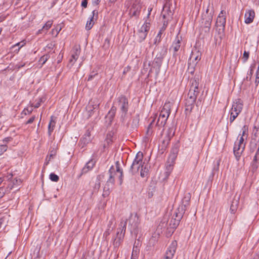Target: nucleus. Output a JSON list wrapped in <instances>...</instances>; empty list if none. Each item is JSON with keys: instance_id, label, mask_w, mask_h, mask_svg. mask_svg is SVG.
<instances>
[{"instance_id": "f257e3e1", "label": "nucleus", "mask_w": 259, "mask_h": 259, "mask_svg": "<svg viewBox=\"0 0 259 259\" xmlns=\"http://www.w3.org/2000/svg\"><path fill=\"white\" fill-rule=\"evenodd\" d=\"M213 13V7L210 10L209 4L205 12L203 13L201 16V28L206 35L208 34L210 31Z\"/></svg>"}, {"instance_id": "f03ea898", "label": "nucleus", "mask_w": 259, "mask_h": 259, "mask_svg": "<svg viewBox=\"0 0 259 259\" xmlns=\"http://www.w3.org/2000/svg\"><path fill=\"white\" fill-rule=\"evenodd\" d=\"M116 101L120 111V121L124 123L130 107L128 100L125 95H121L116 98Z\"/></svg>"}, {"instance_id": "7ed1b4c3", "label": "nucleus", "mask_w": 259, "mask_h": 259, "mask_svg": "<svg viewBox=\"0 0 259 259\" xmlns=\"http://www.w3.org/2000/svg\"><path fill=\"white\" fill-rule=\"evenodd\" d=\"M143 154L142 152H138L130 167L129 172L132 176L138 172L141 167L145 163L143 161Z\"/></svg>"}, {"instance_id": "20e7f679", "label": "nucleus", "mask_w": 259, "mask_h": 259, "mask_svg": "<svg viewBox=\"0 0 259 259\" xmlns=\"http://www.w3.org/2000/svg\"><path fill=\"white\" fill-rule=\"evenodd\" d=\"M198 94H196L193 92H189L188 97L185 100V112L191 113L194 108V104Z\"/></svg>"}, {"instance_id": "39448f33", "label": "nucleus", "mask_w": 259, "mask_h": 259, "mask_svg": "<svg viewBox=\"0 0 259 259\" xmlns=\"http://www.w3.org/2000/svg\"><path fill=\"white\" fill-rule=\"evenodd\" d=\"M126 223L127 220L124 222H121L120 223L122 229L120 232L118 231L117 232L116 238L114 239L113 242V245L115 248H118L120 245L121 241L122 240L125 232Z\"/></svg>"}, {"instance_id": "423d86ee", "label": "nucleus", "mask_w": 259, "mask_h": 259, "mask_svg": "<svg viewBox=\"0 0 259 259\" xmlns=\"http://www.w3.org/2000/svg\"><path fill=\"white\" fill-rule=\"evenodd\" d=\"M99 105L100 103L97 99H92L89 101L88 105L86 107L88 118L91 117L96 111L99 113Z\"/></svg>"}, {"instance_id": "0eeeda50", "label": "nucleus", "mask_w": 259, "mask_h": 259, "mask_svg": "<svg viewBox=\"0 0 259 259\" xmlns=\"http://www.w3.org/2000/svg\"><path fill=\"white\" fill-rule=\"evenodd\" d=\"M150 24L149 22H145V23L142 26L140 29L137 32L138 37V41L140 42H142L146 38L148 32L150 30Z\"/></svg>"}, {"instance_id": "6e6552de", "label": "nucleus", "mask_w": 259, "mask_h": 259, "mask_svg": "<svg viewBox=\"0 0 259 259\" xmlns=\"http://www.w3.org/2000/svg\"><path fill=\"white\" fill-rule=\"evenodd\" d=\"M226 22V11L222 10L217 19L215 26L216 27H219V26H223V27H225Z\"/></svg>"}, {"instance_id": "1a4fd4ad", "label": "nucleus", "mask_w": 259, "mask_h": 259, "mask_svg": "<svg viewBox=\"0 0 259 259\" xmlns=\"http://www.w3.org/2000/svg\"><path fill=\"white\" fill-rule=\"evenodd\" d=\"M199 78L195 76L193 78L190 79V92H193L196 94H199L200 90L199 89Z\"/></svg>"}, {"instance_id": "9d476101", "label": "nucleus", "mask_w": 259, "mask_h": 259, "mask_svg": "<svg viewBox=\"0 0 259 259\" xmlns=\"http://www.w3.org/2000/svg\"><path fill=\"white\" fill-rule=\"evenodd\" d=\"M177 246V242L176 241H173L171 245L167 248L165 257L163 259H171L176 252Z\"/></svg>"}, {"instance_id": "9b49d317", "label": "nucleus", "mask_w": 259, "mask_h": 259, "mask_svg": "<svg viewBox=\"0 0 259 259\" xmlns=\"http://www.w3.org/2000/svg\"><path fill=\"white\" fill-rule=\"evenodd\" d=\"M243 108L242 101L240 99H236L233 103L230 111L240 113Z\"/></svg>"}, {"instance_id": "f8f14e48", "label": "nucleus", "mask_w": 259, "mask_h": 259, "mask_svg": "<svg viewBox=\"0 0 259 259\" xmlns=\"http://www.w3.org/2000/svg\"><path fill=\"white\" fill-rule=\"evenodd\" d=\"M201 52L195 49L192 51L189 61L192 62H196L197 64L198 62L201 59Z\"/></svg>"}, {"instance_id": "ddd939ff", "label": "nucleus", "mask_w": 259, "mask_h": 259, "mask_svg": "<svg viewBox=\"0 0 259 259\" xmlns=\"http://www.w3.org/2000/svg\"><path fill=\"white\" fill-rule=\"evenodd\" d=\"M245 147V144L244 143L240 148L237 147V144H235L233 148V153L237 161L239 160L242 152L244 150Z\"/></svg>"}, {"instance_id": "4468645a", "label": "nucleus", "mask_w": 259, "mask_h": 259, "mask_svg": "<svg viewBox=\"0 0 259 259\" xmlns=\"http://www.w3.org/2000/svg\"><path fill=\"white\" fill-rule=\"evenodd\" d=\"M255 16V13L253 10H248L246 11L245 14V23L250 24L253 22Z\"/></svg>"}, {"instance_id": "2eb2a0df", "label": "nucleus", "mask_w": 259, "mask_h": 259, "mask_svg": "<svg viewBox=\"0 0 259 259\" xmlns=\"http://www.w3.org/2000/svg\"><path fill=\"white\" fill-rule=\"evenodd\" d=\"M96 163L95 161L93 159L90 160L82 168L81 175L85 174L90 171L94 167Z\"/></svg>"}, {"instance_id": "dca6fc26", "label": "nucleus", "mask_w": 259, "mask_h": 259, "mask_svg": "<svg viewBox=\"0 0 259 259\" xmlns=\"http://www.w3.org/2000/svg\"><path fill=\"white\" fill-rule=\"evenodd\" d=\"M170 104L168 103H165L163 107V108L162 109L159 116L163 117H165L166 118H168V116H169V114L170 113Z\"/></svg>"}, {"instance_id": "f3484780", "label": "nucleus", "mask_w": 259, "mask_h": 259, "mask_svg": "<svg viewBox=\"0 0 259 259\" xmlns=\"http://www.w3.org/2000/svg\"><path fill=\"white\" fill-rule=\"evenodd\" d=\"M80 49L77 47H75L72 50V54L71 55V59L69 60L70 63H71L72 66L75 62L77 60L80 54Z\"/></svg>"}, {"instance_id": "a211bd4d", "label": "nucleus", "mask_w": 259, "mask_h": 259, "mask_svg": "<svg viewBox=\"0 0 259 259\" xmlns=\"http://www.w3.org/2000/svg\"><path fill=\"white\" fill-rule=\"evenodd\" d=\"M109 178L107 181V185H110V184L113 186L114 184L115 180H114V176L115 175V170L113 166H112L109 170Z\"/></svg>"}, {"instance_id": "6ab92c4d", "label": "nucleus", "mask_w": 259, "mask_h": 259, "mask_svg": "<svg viewBox=\"0 0 259 259\" xmlns=\"http://www.w3.org/2000/svg\"><path fill=\"white\" fill-rule=\"evenodd\" d=\"M116 110V107L112 106L107 115L106 116V118L109 120V124H111L112 122L115 115Z\"/></svg>"}, {"instance_id": "aec40b11", "label": "nucleus", "mask_w": 259, "mask_h": 259, "mask_svg": "<svg viewBox=\"0 0 259 259\" xmlns=\"http://www.w3.org/2000/svg\"><path fill=\"white\" fill-rule=\"evenodd\" d=\"M182 40V37H179L178 35L177 36L171 47V49H172L173 51L178 52L179 51Z\"/></svg>"}, {"instance_id": "412c9836", "label": "nucleus", "mask_w": 259, "mask_h": 259, "mask_svg": "<svg viewBox=\"0 0 259 259\" xmlns=\"http://www.w3.org/2000/svg\"><path fill=\"white\" fill-rule=\"evenodd\" d=\"M139 223V218L137 215H135L133 218L131 217L130 220L129 224L131 225L132 228L134 231L138 228Z\"/></svg>"}, {"instance_id": "4be33fe9", "label": "nucleus", "mask_w": 259, "mask_h": 259, "mask_svg": "<svg viewBox=\"0 0 259 259\" xmlns=\"http://www.w3.org/2000/svg\"><path fill=\"white\" fill-rule=\"evenodd\" d=\"M120 164L118 161L115 162L116 169H115V172H119L120 174L119 176V184L121 185L123 182V170L120 167Z\"/></svg>"}, {"instance_id": "5701e85b", "label": "nucleus", "mask_w": 259, "mask_h": 259, "mask_svg": "<svg viewBox=\"0 0 259 259\" xmlns=\"http://www.w3.org/2000/svg\"><path fill=\"white\" fill-rule=\"evenodd\" d=\"M239 204V198H234L230 206V210L232 213H235L237 209L238 206Z\"/></svg>"}, {"instance_id": "b1692460", "label": "nucleus", "mask_w": 259, "mask_h": 259, "mask_svg": "<svg viewBox=\"0 0 259 259\" xmlns=\"http://www.w3.org/2000/svg\"><path fill=\"white\" fill-rule=\"evenodd\" d=\"M53 24V21L51 20H49L46 22L45 25L42 27L41 29L38 30L37 31V34L41 33L44 32L46 33L47 31L51 28Z\"/></svg>"}, {"instance_id": "393cba45", "label": "nucleus", "mask_w": 259, "mask_h": 259, "mask_svg": "<svg viewBox=\"0 0 259 259\" xmlns=\"http://www.w3.org/2000/svg\"><path fill=\"white\" fill-rule=\"evenodd\" d=\"M167 53V46L163 45L162 47H161L160 50L159 52L156 55V56L162 57L164 58Z\"/></svg>"}, {"instance_id": "a878e982", "label": "nucleus", "mask_w": 259, "mask_h": 259, "mask_svg": "<svg viewBox=\"0 0 259 259\" xmlns=\"http://www.w3.org/2000/svg\"><path fill=\"white\" fill-rule=\"evenodd\" d=\"M170 142V138L169 136H166L163 140L160 147H161V150L164 151L166 149Z\"/></svg>"}, {"instance_id": "bb28decb", "label": "nucleus", "mask_w": 259, "mask_h": 259, "mask_svg": "<svg viewBox=\"0 0 259 259\" xmlns=\"http://www.w3.org/2000/svg\"><path fill=\"white\" fill-rule=\"evenodd\" d=\"M149 172V169L147 165H144V164L141 167L140 176L142 178L146 177L148 176Z\"/></svg>"}, {"instance_id": "cd10ccee", "label": "nucleus", "mask_w": 259, "mask_h": 259, "mask_svg": "<svg viewBox=\"0 0 259 259\" xmlns=\"http://www.w3.org/2000/svg\"><path fill=\"white\" fill-rule=\"evenodd\" d=\"M196 65L197 64L196 62H192L190 61H188V71L191 74H193L194 73L195 71V68Z\"/></svg>"}, {"instance_id": "c85d7f7f", "label": "nucleus", "mask_w": 259, "mask_h": 259, "mask_svg": "<svg viewBox=\"0 0 259 259\" xmlns=\"http://www.w3.org/2000/svg\"><path fill=\"white\" fill-rule=\"evenodd\" d=\"M163 59L164 58H162V57H159L156 56V57L154 60L153 64H155L156 66L159 69L161 66Z\"/></svg>"}, {"instance_id": "c756f323", "label": "nucleus", "mask_w": 259, "mask_h": 259, "mask_svg": "<svg viewBox=\"0 0 259 259\" xmlns=\"http://www.w3.org/2000/svg\"><path fill=\"white\" fill-rule=\"evenodd\" d=\"M191 197V196L190 193H188L186 194L182 199V203L185 204V206H188L189 205Z\"/></svg>"}, {"instance_id": "7c9ffc66", "label": "nucleus", "mask_w": 259, "mask_h": 259, "mask_svg": "<svg viewBox=\"0 0 259 259\" xmlns=\"http://www.w3.org/2000/svg\"><path fill=\"white\" fill-rule=\"evenodd\" d=\"M167 119V118H166L165 117H162L159 116V117L157 120L156 125L158 126H161V127L164 126L166 123Z\"/></svg>"}, {"instance_id": "2f4dec72", "label": "nucleus", "mask_w": 259, "mask_h": 259, "mask_svg": "<svg viewBox=\"0 0 259 259\" xmlns=\"http://www.w3.org/2000/svg\"><path fill=\"white\" fill-rule=\"evenodd\" d=\"M139 116L135 117L133 120L131 124V127L133 129V130H134L137 128V127L139 125Z\"/></svg>"}, {"instance_id": "473e14b6", "label": "nucleus", "mask_w": 259, "mask_h": 259, "mask_svg": "<svg viewBox=\"0 0 259 259\" xmlns=\"http://www.w3.org/2000/svg\"><path fill=\"white\" fill-rule=\"evenodd\" d=\"M167 12V15L169 17H171V16L173 15L171 11L170 10L169 7H167L166 5H165L163 7V18H166V15L165 14V12Z\"/></svg>"}, {"instance_id": "72a5a7b5", "label": "nucleus", "mask_w": 259, "mask_h": 259, "mask_svg": "<svg viewBox=\"0 0 259 259\" xmlns=\"http://www.w3.org/2000/svg\"><path fill=\"white\" fill-rule=\"evenodd\" d=\"M188 206H185V204L182 203V205L178 208V211H179V218L183 217L185 211L187 209Z\"/></svg>"}, {"instance_id": "f704fd0d", "label": "nucleus", "mask_w": 259, "mask_h": 259, "mask_svg": "<svg viewBox=\"0 0 259 259\" xmlns=\"http://www.w3.org/2000/svg\"><path fill=\"white\" fill-rule=\"evenodd\" d=\"M180 220L172 218L169 222V226L172 228H176L179 225Z\"/></svg>"}, {"instance_id": "c9c22d12", "label": "nucleus", "mask_w": 259, "mask_h": 259, "mask_svg": "<svg viewBox=\"0 0 259 259\" xmlns=\"http://www.w3.org/2000/svg\"><path fill=\"white\" fill-rule=\"evenodd\" d=\"M50 57V56L49 54H45L40 57V58L39 60V62L41 63V66L45 64V63L48 60Z\"/></svg>"}, {"instance_id": "e433bc0d", "label": "nucleus", "mask_w": 259, "mask_h": 259, "mask_svg": "<svg viewBox=\"0 0 259 259\" xmlns=\"http://www.w3.org/2000/svg\"><path fill=\"white\" fill-rule=\"evenodd\" d=\"M113 133H110L107 134L106 139L104 142L106 143L108 146L113 142Z\"/></svg>"}, {"instance_id": "4c0bfd02", "label": "nucleus", "mask_w": 259, "mask_h": 259, "mask_svg": "<svg viewBox=\"0 0 259 259\" xmlns=\"http://www.w3.org/2000/svg\"><path fill=\"white\" fill-rule=\"evenodd\" d=\"M91 141V138H87L84 136L82 137L79 141V143H81V144L82 145L81 146L83 148L85 145H86L87 144H88Z\"/></svg>"}, {"instance_id": "58836bf2", "label": "nucleus", "mask_w": 259, "mask_h": 259, "mask_svg": "<svg viewBox=\"0 0 259 259\" xmlns=\"http://www.w3.org/2000/svg\"><path fill=\"white\" fill-rule=\"evenodd\" d=\"M55 122L52 119L48 126V134L49 136L51 135L52 133L54 130V127L55 126Z\"/></svg>"}, {"instance_id": "ea45409f", "label": "nucleus", "mask_w": 259, "mask_h": 259, "mask_svg": "<svg viewBox=\"0 0 259 259\" xmlns=\"http://www.w3.org/2000/svg\"><path fill=\"white\" fill-rule=\"evenodd\" d=\"M94 24V23L93 21V17H91L90 20H88L87 22L85 29L88 30H90L93 27Z\"/></svg>"}, {"instance_id": "a19ab883", "label": "nucleus", "mask_w": 259, "mask_h": 259, "mask_svg": "<svg viewBox=\"0 0 259 259\" xmlns=\"http://www.w3.org/2000/svg\"><path fill=\"white\" fill-rule=\"evenodd\" d=\"M57 151L55 148L50 150V153L46 158V160L49 159V161H50L52 158H53L54 156L56 155Z\"/></svg>"}, {"instance_id": "79ce46f5", "label": "nucleus", "mask_w": 259, "mask_h": 259, "mask_svg": "<svg viewBox=\"0 0 259 259\" xmlns=\"http://www.w3.org/2000/svg\"><path fill=\"white\" fill-rule=\"evenodd\" d=\"M254 67H255V65H251L250 66V71L249 72H248L247 76H246V77L245 78H244V80H250V79L251 78V76L252 75L253 73V68H254Z\"/></svg>"}, {"instance_id": "37998d69", "label": "nucleus", "mask_w": 259, "mask_h": 259, "mask_svg": "<svg viewBox=\"0 0 259 259\" xmlns=\"http://www.w3.org/2000/svg\"><path fill=\"white\" fill-rule=\"evenodd\" d=\"M230 121L231 123L233 122L234 120L236 119V118L238 116L239 113L237 112H232L231 111H230Z\"/></svg>"}, {"instance_id": "c03bdc74", "label": "nucleus", "mask_w": 259, "mask_h": 259, "mask_svg": "<svg viewBox=\"0 0 259 259\" xmlns=\"http://www.w3.org/2000/svg\"><path fill=\"white\" fill-rule=\"evenodd\" d=\"M109 186H110V185L106 184L105 186L104 187L103 193V197H105L108 196L109 194H110V188Z\"/></svg>"}, {"instance_id": "a18cd8bd", "label": "nucleus", "mask_w": 259, "mask_h": 259, "mask_svg": "<svg viewBox=\"0 0 259 259\" xmlns=\"http://www.w3.org/2000/svg\"><path fill=\"white\" fill-rule=\"evenodd\" d=\"M21 42H18L16 44L13 45L12 46L11 49H14V52L17 53L21 48H22L23 46V45H22L20 46Z\"/></svg>"}, {"instance_id": "49530a36", "label": "nucleus", "mask_w": 259, "mask_h": 259, "mask_svg": "<svg viewBox=\"0 0 259 259\" xmlns=\"http://www.w3.org/2000/svg\"><path fill=\"white\" fill-rule=\"evenodd\" d=\"M163 29H161L159 31L158 33L157 34V35L155 39V40H154V44L155 45L158 44L160 41L161 37V35L163 33Z\"/></svg>"}, {"instance_id": "de8ad7c7", "label": "nucleus", "mask_w": 259, "mask_h": 259, "mask_svg": "<svg viewBox=\"0 0 259 259\" xmlns=\"http://www.w3.org/2000/svg\"><path fill=\"white\" fill-rule=\"evenodd\" d=\"M61 29H62L61 25L60 24L58 25L57 26H56L55 28L52 29V34H55V36H56L58 34V33L60 32V31H61Z\"/></svg>"}, {"instance_id": "09e8293b", "label": "nucleus", "mask_w": 259, "mask_h": 259, "mask_svg": "<svg viewBox=\"0 0 259 259\" xmlns=\"http://www.w3.org/2000/svg\"><path fill=\"white\" fill-rule=\"evenodd\" d=\"M216 30L218 32V34L220 35V37L222 38V37L224 35V32L225 31V27H223V26H219V27H216Z\"/></svg>"}, {"instance_id": "8fccbe9b", "label": "nucleus", "mask_w": 259, "mask_h": 259, "mask_svg": "<svg viewBox=\"0 0 259 259\" xmlns=\"http://www.w3.org/2000/svg\"><path fill=\"white\" fill-rule=\"evenodd\" d=\"M50 179L52 181L57 182L59 181V177L55 173H51L50 175Z\"/></svg>"}, {"instance_id": "3c124183", "label": "nucleus", "mask_w": 259, "mask_h": 259, "mask_svg": "<svg viewBox=\"0 0 259 259\" xmlns=\"http://www.w3.org/2000/svg\"><path fill=\"white\" fill-rule=\"evenodd\" d=\"M21 183V180L20 179H17V178L15 179L13 181V185L11 186L10 189H12V188L14 187V186L15 185L19 186Z\"/></svg>"}, {"instance_id": "603ef678", "label": "nucleus", "mask_w": 259, "mask_h": 259, "mask_svg": "<svg viewBox=\"0 0 259 259\" xmlns=\"http://www.w3.org/2000/svg\"><path fill=\"white\" fill-rule=\"evenodd\" d=\"M249 52H246L245 51L243 53V58H242L244 62H246V61L248 60V59L249 58Z\"/></svg>"}, {"instance_id": "864d4df0", "label": "nucleus", "mask_w": 259, "mask_h": 259, "mask_svg": "<svg viewBox=\"0 0 259 259\" xmlns=\"http://www.w3.org/2000/svg\"><path fill=\"white\" fill-rule=\"evenodd\" d=\"M7 150V146L6 145H0V155L3 154Z\"/></svg>"}, {"instance_id": "5fc2aeb1", "label": "nucleus", "mask_w": 259, "mask_h": 259, "mask_svg": "<svg viewBox=\"0 0 259 259\" xmlns=\"http://www.w3.org/2000/svg\"><path fill=\"white\" fill-rule=\"evenodd\" d=\"M154 122V119H153L151 123L149 124V125L148 126L147 131V134L149 135L151 133H152V131H151L152 127V124L153 122Z\"/></svg>"}, {"instance_id": "6e6d98bb", "label": "nucleus", "mask_w": 259, "mask_h": 259, "mask_svg": "<svg viewBox=\"0 0 259 259\" xmlns=\"http://www.w3.org/2000/svg\"><path fill=\"white\" fill-rule=\"evenodd\" d=\"M173 169V165L171 164H166L165 170H168V172H171Z\"/></svg>"}, {"instance_id": "4d7b16f0", "label": "nucleus", "mask_w": 259, "mask_h": 259, "mask_svg": "<svg viewBox=\"0 0 259 259\" xmlns=\"http://www.w3.org/2000/svg\"><path fill=\"white\" fill-rule=\"evenodd\" d=\"M98 73H95L94 72H92L89 76L88 81H91L96 76H98Z\"/></svg>"}, {"instance_id": "13d9d810", "label": "nucleus", "mask_w": 259, "mask_h": 259, "mask_svg": "<svg viewBox=\"0 0 259 259\" xmlns=\"http://www.w3.org/2000/svg\"><path fill=\"white\" fill-rule=\"evenodd\" d=\"M110 47V40L108 38H106L103 45V47L106 49H108Z\"/></svg>"}, {"instance_id": "bf43d9fd", "label": "nucleus", "mask_w": 259, "mask_h": 259, "mask_svg": "<svg viewBox=\"0 0 259 259\" xmlns=\"http://www.w3.org/2000/svg\"><path fill=\"white\" fill-rule=\"evenodd\" d=\"M42 102V99L41 98H39L38 101L37 102V103L33 105V104H31V107H34L35 108H38Z\"/></svg>"}, {"instance_id": "052dcab7", "label": "nucleus", "mask_w": 259, "mask_h": 259, "mask_svg": "<svg viewBox=\"0 0 259 259\" xmlns=\"http://www.w3.org/2000/svg\"><path fill=\"white\" fill-rule=\"evenodd\" d=\"M33 111V109L32 108H31L30 109H28V108H27V109H24V110L23 111V113L25 115H26L27 113L28 114H30V113H31V112H32Z\"/></svg>"}, {"instance_id": "680f3d73", "label": "nucleus", "mask_w": 259, "mask_h": 259, "mask_svg": "<svg viewBox=\"0 0 259 259\" xmlns=\"http://www.w3.org/2000/svg\"><path fill=\"white\" fill-rule=\"evenodd\" d=\"M243 142H244L243 137H241L239 139L238 143L237 144V147L240 148L241 147V146L243 145Z\"/></svg>"}, {"instance_id": "e2e57ef3", "label": "nucleus", "mask_w": 259, "mask_h": 259, "mask_svg": "<svg viewBox=\"0 0 259 259\" xmlns=\"http://www.w3.org/2000/svg\"><path fill=\"white\" fill-rule=\"evenodd\" d=\"M172 152L174 154V157H175V155L177 154L178 152V148L177 146H174L172 148Z\"/></svg>"}, {"instance_id": "0e129e2a", "label": "nucleus", "mask_w": 259, "mask_h": 259, "mask_svg": "<svg viewBox=\"0 0 259 259\" xmlns=\"http://www.w3.org/2000/svg\"><path fill=\"white\" fill-rule=\"evenodd\" d=\"M35 118V116H32L26 121V124H30V123H32L33 122V121L34 120Z\"/></svg>"}, {"instance_id": "69168bd1", "label": "nucleus", "mask_w": 259, "mask_h": 259, "mask_svg": "<svg viewBox=\"0 0 259 259\" xmlns=\"http://www.w3.org/2000/svg\"><path fill=\"white\" fill-rule=\"evenodd\" d=\"M259 83V72H256L255 83L257 86Z\"/></svg>"}, {"instance_id": "338daca9", "label": "nucleus", "mask_w": 259, "mask_h": 259, "mask_svg": "<svg viewBox=\"0 0 259 259\" xmlns=\"http://www.w3.org/2000/svg\"><path fill=\"white\" fill-rule=\"evenodd\" d=\"M138 253H136V252L133 251L132 254V259L135 258L137 259L138 258Z\"/></svg>"}, {"instance_id": "774afa93", "label": "nucleus", "mask_w": 259, "mask_h": 259, "mask_svg": "<svg viewBox=\"0 0 259 259\" xmlns=\"http://www.w3.org/2000/svg\"><path fill=\"white\" fill-rule=\"evenodd\" d=\"M178 55V52L173 51L172 59H175V62L176 61L177 57Z\"/></svg>"}]
</instances>
